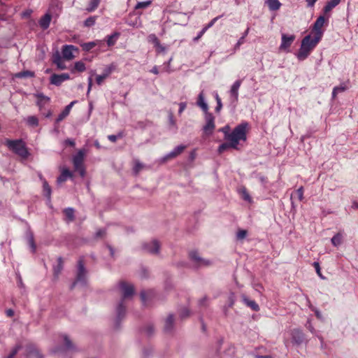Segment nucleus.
<instances>
[{
	"instance_id": "nucleus-1",
	"label": "nucleus",
	"mask_w": 358,
	"mask_h": 358,
	"mask_svg": "<svg viewBox=\"0 0 358 358\" xmlns=\"http://www.w3.org/2000/svg\"><path fill=\"white\" fill-rule=\"evenodd\" d=\"M248 127V123L246 122H241L238 124L233 131L230 133V127L226 125L220 129L219 131L224 134V139H233L242 140L245 141L247 140V129Z\"/></svg>"
},
{
	"instance_id": "nucleus-2",
	"label": "nucleus",
	"mask_w": 358,
	"mask_h": 358,
	"mask_svg": "<svg viewBox=\"0 0 358 358\" xmlns=\"http://www.w3.org/2000/svg\"><path fill=\"white\" fill-rule=\"evenodd\" d=\"M320 41L319 37L312 38L310 34L306 36L302 39L300 48L296 54L297 59L299 61L305 60L316 47Z\"/></svg>"
},
{
	"instance_id": "nucleus-3",
	"label": "nucleus",
	"mask_w": 358,
	"mask_h": 358,
	"mask_svg": "<svg viewBox=\"0 0 358 358\" xmlns=\"http://www.w3.org/2000/svg\"><path fill=\"white\" fill-rule=\"evenodd\" d=\"M6 145L9 150L23 159H27L29 155L24 142L21 139L7 140Z\"/></svg>"
},
{
	"instance_id": "nucleus-4",
	"label": "nucleus",
	"mask_w": 358,
	"mask_h": 358,
	"mask_svg": "<svg viewBox=\"0 0 358 358\" xmlns=\"http://www.w3.org/2000/svg\"><path fill=\"white\" fill-rule=\"evenodd\" d=\"M189 257L192 266L196 268L208 267L213 264L211 260L201 257L197 251H191Z\"/></svg>"
},
{
	"instance_id": "nucleus-5",
	"label": "nucleus",
	"mask_w": 358,
	"mask_h": 358,
	"mask_svg": "<svg viewBox=\"0 0 358 358\" xmlns=\"http://www.w3.org/2000/svg\"><path fill=\"white\" fill-rule=\"evenodd\" d=\"M78 283L81 285H86L87 283V270L84 266V263L82 259H80L78 262V269L76 280L71 284L70 288L73 289Z\"/></svg>"
},
{
	"instance_id": "nucleus-6",
	"label": "nucleus",
	"mask_w": 358,
	"mask_h": 358,
	"mask_svg": "<svg viewBox=\"0 0 358 358\" xmlns=\"http://www.w3.org/2000/svg\"><path fill=\"white\" fill-rule=\"evenodd\" d=\"M206 124L203 127V131L208 135H211L215 128V117L208 112L204 113Z\"/></svg>"
},
{
	"instance_id": "nucleus-7",
	"label": "nucleus",
	"mask_w": 358,
	"mask_h": 358,
	"mask_svg": "<svg viewBox=\"0 0 358 358\" xmlns=\"http://www.w3.org/2000/svg\"><path fill=\"white\" fill-rule=\"evenodd\" d=\"M142 248L150 254L157 255L159 253L160 243L157 240H152V241L143 243Z\"/></svg>"
},
{
	"instance_id": "nucleus-8",
	"label": "nucleus",
	"mask_w": 358,
	"mask_h": 358,
	"mask_svg": "<svg viewBox=\"0 0 358 358\" xmlns=\"http://www.w3.org/2000/svg\"><path fill=\"white\" fill-rule=\"evenodd\" d=\"M241 80H236L231 87L229 92L231 103L236 105L238 101V90L241 85Z\"/></svg>"
},
{
	"instance_id": "nucleus-9",
	"label": "nucleus",
	"mask_w": 358,
	"mask_h": 358,
	"mask_svg": "<svg viewBox=\"0 0 358 358\" xmlns=\"http://www.w3.org/2000/svg\"><path fill=\"white\" fill-rule=\"evenodd\" d=\"M326 20H327L325 19L324 16L320 15L314 22L313 27V30L315 32V36L314 37H319V39L321 40L323 35V31L322 30V28L326 22Z\"/></svg>"
},
{
	"instance_id": "nucleus-10",
	"label": "nucleus",
	"mask_w": 358,
	"mask_h": 358,
	"mask_svg": "<svg viewBox=\"0 0 358 358\" xmlns=\"http://www.w3.org/2000/svg\"><path fill=\"white\" fill-rule=\"evenodd\" d=\"M119 287L122 292L123 301L126 299L131 297L134 294V287L131 284H127L125 282H120L119 283Z\"/></svg>"
},
{
	"instance_id": "nucleus-11",
	"label": "nucleus",
	"mask_w": 358,
	"mask_h": 358,
	"mask_svg": "<svg viewBox=\"0 0 358 358\" xmlns=\"http://www.w3.org/2000/svg\"><path fill=\"white\" fill-rule=\"evenodd\" d=\"M295 36L293 34L287 35L285 34H282L281 44L279 47L280 50L288 52L289 48L291 46V45L295 40Z\"/></svg>"
},
{
	"instance_id": "nucleus-12",
	"label": "nucleus",
	"mask_w": 358,
	"mask_h": 358,
	"mask_svg": "<svg viewBox=\"0 0 358 358\" xmlns=\"http://www.w3.org/2000/svg\"><path fill=\"white\" fill-rule=\"evenodd\" d=\"M227 142L222 143L217 149V151L220 154L222 153L224 151L229 148H233L238 150V144L241 140H235L233 139H225Z\"/></svg>"
},
{
	"instance_id": "nucleus-13",
	"label": "nucleus",
	"mask_w": 358,
	"mask_h": 358,
	"mask_svg": "<svg viewBox=\"0 0 358 358\" xmlns=\"http://www.w3.org/2000/svg\"><path fill=\"white\" fill-rule=\"evenodd\" d=\"M70 79V76L69 73H62V74H52L50 76V82L52 85L59 86L62 83L66 80Z\"/></svg>"
},
{
	"instance_id": "nucleus-14",
	"label": "nucleus",
	"mask_w": 358,
	"mask_h": 358,
	"mask_svg": "<svg viewBox=\"0 0 358 358\" xmlns=\"http://www.w3.org/2000/svg\"><path fill=\"white\" fill-rule=\"evenodd\" d=\"M115 66L113 64L106 67L101 75H98L96 78V82L99 85H101L104 79L108 77L111 73L115 70Z\"/></svg>"
},
{
	"instance_id": "nucleus-15",
	"label": "nucleus",
	"mask_w": 358,
	"mask_h": 358,
	"mask_svg": "<svg viewBox=\"0 0 358 358\" xmlns=\"http://www.w3.org/2000/svg\"><path fill=\"white\" fill-rule=\"evenodd\" d=\"M78 48L71 45H65L62 48V53L64 59L71 60L74 58L73 51H77Z\"/></svg>"
},
{
	"instance_id": "nucleus-16",
	"label": "nucleus",
	"mask_w": 358,
	"mask_h": 358,
	"mask_svg": "<svg viewBox=\"0 0 358 358\" xmlns=\"http://www.w3.org/2000/svg\"><path fill=\"white\" fill-rule=\"evenodd\" d=\"M292 339L294 344L299 345L302 344L305 340L304 334L301 330L294 329L292 331Z\"/></svg>"
},
{
	"instance_id": "nucleus-17",
	"label": "nucleus",
	"mask_w": 358,
	"mask_h": 358,
	"mask_svg": "<svg viewBox=\"0 0 358 358\" xmlns=\"http://www.w3.org/2000/svg\"><path fill=\"white\" fill-rule=\"evenodd\" d=\"M85 150H80L78 153L73 157V163L74 168H80L83 166V160L85 157Z\"/></svg>"
},
{
	"instance_id": "nucleus-18",
	"label": "nucleus",
	"mask_w": 358,
	"mask_h": 358,
	"mask_svg": "<svg viewBox=\"0 0 358 358\" xmlns=\"http://www.w3.org/2000/svg\"><path fill=\"white\" fill-rule=\"evenodd\" d=\"M185 148L186 147L183 145L176 146L171 152H170L166 156L164 157L163 162H165L170 158H174L177 157L183 152Z\"/></svg>"
},
{
	"instance_id": "nucleus-19",
	"label": "nucleus",
	"mask_w": 358,
	"mask_h": 358,
	"mask_svg": "<svg viewBox=\"0 0 358 358\" xmlns=\"http://www.w3.org/2000/svg\"><path fill=\"white\" fill-rule=\"evenodd\" d=\"M117 323L119 322L126 315V307L124 304L123 299L119 302L116 308Z\"/></svg>"
},
{
	"instance_id": "nucleus-20",
	"label": "nucleus",
	"mask_w": 358,
	"mask_h": 358,
	"mask_svg": "<svg viewBox=\"0 0 358 358\" xmlns=\"http://www.w3.org/2000/svg\"><path fill=\"white\" fill-rule=\"evenodd\" d=\"M174 327V316L169 314L165 320L164 330L166 333L172 332Z\"/></svg>"
},
{
	"instance_id": "nucleus-21",
	"label": "nucleus",
	"mask_w": 358,
	"mask_h": 358,
	"mask_svg": "<svg viewBox=\"0 0 358 358\" xmlns=\"http://www.w3.org/2000/svg\"><path fill=\"white\" fill-rule=\"evenodd\" d=\"M196 105L201 108V109L203 111V113L208 112V103L205 101V96L203 91H201L198 95Z\"/></svg>"
},
{
	"instance_id": "nucleus-22",
	"label": "nucleus",
	"mask_w": 358,
	"mask_h": 358,
	"mask_svg": "<svg viewBox=\"0 0 358 358\" xmlns=\"http://www.w3.org/2000/svg\"><path fill=\"white\" fill-rule=\"evenodd\" d=\"M35 96H36L38 99L36 104L39 107L41 110L43 107H45L46 104H48L50 102V99L48 96H45L42 93L36 94Z\"/></svg>"
},
{
	"instance_id": "nucleus-23",
	"label": "nucleus",
	"mask_w": 358,
	"mask_h": 358,
	"mask_svg": "<svg viewBox=\"0 0 358 358\" xmlns=\"http://www.w3.org/2000/svg\"><path fill=\"white\" fill-rule=\"evenodd\" d=\"M76 102V101H73L65 107L62 112L58 115L56 120L57 123H59V122L62 121L66 117L69 115L71 108Z\"/></svg>"
},
{
	"instance_id": "nucleus-24",
	"label": "nucleus",
	"mask_w": 358,
	"mask_h": 358,
	"mask_svg": "<svg viewBox=\"0 0 358 358\" xmlns=\"http://www.w3.org/2000/svg\"><path fill=\"white\" fill-rule=\"evenodd\" d=\"M63 341L65 350L67 351L76 352L78 349L67 335H63Z\"/></svg>"
},
{
	"instance_id": "nucleus-25",
	"label": "nucleus",
	"mask_w": 358,
	"mask_h": 358,
	"mask_svg": "<svg viewBox=\"0 0 358 358\" xmlns=\"http://www.w3.org/2000/svg\"><path fill=\"white\" fill-rule=\"evenodd\" d=\"M242 300L243 303L248 307H250L254 311H259V305L254 301L248 299L245 295L243 294L241 296Z\"/></svg>"
},
{
	"instance_id": "nucleus-26",
	"label": "nucleus",
	"mask_w": 358,
	"mask_h": 358,
	"mask_svg": "<svg viewBox=\"0 0 358 358\" xmlns=\"http://www.w3.org/2000/svg\"><path fill=\"white\" fill-rule=\"evenodd\" d=\"M51 15L49 13L44 15L39 20V25L43 29H47L50 24Z\"/></svg>"
},
{
	"instance_id": "nucleus-27",
	"label": "nucleus",
	"mask_w": 358,
	"mask_h": 358,
	"mask_svg": "<svg viewBox=\"0 0 358 358\" xmlns=\"http://www.w3.org/2000/svg\"><path fill=\"white\" fill-rule=\"evenodd\" d=\"M43 182V194L50 201L51 199L52 189L47 180L40 176Z\"/></svg>"
},
{
	"instance_id": "nucleus-28",
	"label": "nucleus",
	"mask_w": 358,
	"mask_h": 358,
	"mask_svg": "<svg viewBox=\"0 0 358 358\" xmlns=\"http://www.w3.org/2000/svg\"><path fill=\"white\" fill-rule=\"evenodd\" d=\"M72 176V173L68 169H64L62 171L61 174L57 179V184H61L65 182L68 178H71Z\"/></svg>"
},
{
	"instance_id": "nucleus-29",
	"label": "nucleus",
	"mask_w": 358,
	"mask_h": 358,
	"mask_svg": "<svg viewBox=\"0 0 358 358\" xmlns=\"http://www.w3.org/2000/svg\"><path fill=\"white\" fill-rule=\"evenodd\" d=\"M53 63L55 64L59 69L64 70L66 69V66L62 60L59 53H57L53 58Z\"/></svg>"
},
{
	"instance_id": "nucleus-30",
	"label": "nucleus",
	"mask_w": 358,
	"mask_h": 358,
	"mask_svg": "<svg viewBox=\"0 0 358 358\" xmlns=\"http://www.w3.org/2000/svg\"><path fill=\"white\" fill-rule=\"evenodd\" d=\"M341 0H329L324 6L323 10L325 13L330 12L334 8L339 4Z\"/></svg>"
},
{
	"instance_id": "nucleus-31",
	"label": "nucleus",
	"mask_w": 358,
	"mask_h": 358,
	"mask_svg": "<svg viewBox=\"0 0 358 358\" xmlns=\"http://www.w3.org/2000/svg\"><path fill=\"white\" fill-rule=\"evenodd\" d=\"M169 129L176 133L178 130L176 121L174 119L173 114L171 112L169 113Z\"/></svg>"
},
{
	"instance_id": "nucleus-32",
	"label": "nucleus",
	"mask_w": 358,
	"mask_h": 358,
	"mask_svg": "<svg viewBox=\"0 0 358 358\" xmlns=\"http://www.w3.org/2000/svg\"><path fill=\"white\" fill-rule=\"evenodd\" d=\"M57 265L55 266L53 268L54 270V275L56 278H58L59 275L62 272L63 269V259L62 257H59L57 259Z\"/></svg>"
},
{
	"instance_id": "nucleus-33",
	"label": "nucleus",
	"mask_w": 358,
	"mask_h": 358,
	"mask_svg": "<svg viewBox=\"0 0 358 358\" xmlns=\"http://www.w3.org/2000/svg\"><path fill=\"white\" fill-rule=\"evenodd\" d=\"M266 3L271 10H277L281 6V3L278 0H266Z\"/></svg>"
},
{
	"instance_id": "nucleus-34",
	"label": "nucleus",
	"mask_w": 358,
	"mask_h": 358,
	"mask_svg": "<svg viewBox=\"0 0 358 358\" xmlns=\"http://www.w3.org/2000/svg\"><path fill=\"white\" fill-rule=\"evenodd\" d=\"M343 236L340 233L336 234L331 238V243L335 247L339 246L342 243Z\"/></svg>"
},
{
	"instance_id": "nucleus-35",
	"label": "nucleus",
	"mask_w": 358,
	"mask_h": 358,
	"mask_svg": "<svg viewBox=\"0 0 358 358\" xmlns=\"http://www.w3.org/2000/svg\"><path fill=\"white\" fill-rule=\"evenodd\" d=\"M119 36H120V34L118 32H115L114 34L108 36L107 40H106L108 45V46L113 45L115 43L116 40L117 39Z\"/></svg>"
},
{
	"instance_id": "nucleus-36",
	"label": "nucleus",
	"mask_w": 358,
	"mask_h": 358,
	"mask_svg": "<svg viewBox=\"0 0 358 358\" xmlns=\"http://www.w3.org/2000/svg\"><path fill=\"white\" fill-rule=\"evenodd\" d=\"M250 28L248 27L247 29L244 31L242 36L238 39L237 43H236L234 46V50H237L240 48V46L244 43L245 38L248 36L249 33Z\"/></svg>"
},
{
	"instance_id": "nucleus-37",
	"label": "nucleus",
	"mask_w": 358,
	"mask_h": 358,
	"mask_svg": "<svg viewBox=\"0 0 358 358\" xmlns=\"http://www.w3.org/2000/svg\"><path fill=\"white\" fill-rule=\"evenodd\" d=\"M66 220L69 222H72L74 220V209L72 208H67L64 210Z\"/></svg>"
},
{
	"instance_id": "nucleus-38",
	"label": "nucleus",
	"mask_w": 358,
	"mask_h": 358,
	"mask_svg": "<svg viewBox=\"0 0 358 358\" xmlns=\"http://www.w3.org/2000/svg\"><path fill=\"white\" fill-rule=\"evenodd\" d=\"M34 76V73L31 71H24L15 74V77L18 78H32Z\"/></svg>"
},
{
	"instance_id": "nucleus-39",
	"label": "nucleus",
	"mask_w": 358,
	"mask_h": 358,
	"mask_svg": "<svg viewBox=\"0 0 358 358\" xmlns=\"http://www.w3.org/2000/svg\"><path fill=\"white\" fill-rule=\"evenodd\" d=\"M100 3V0H90L89 6L86 8L88 12H92L97 8Z\"/></svg>"
},
{
	"instance_id": "nucleus-40",
	"label": "nucleus",
	"mask_w": 358,
	"mask_h": 358,
	"mask_svg": "<svg viewBox=\"0 0 358 358\" xmlns=\"http://www.w3.org/2000/svg\"><path fill=\"white\" fill-rule=\"evenodd\" d=\"M144 165L138 160H134V166L133 168V171L135 175L138 174V173L143 169Z\"/></svg>"
},
{
	"instance_id": "nucleus-41",
	"label": "nucleus",
	"mask_w": 358,
	"mask_h": 358,
	"mask_svg": "<svg viewBox=\"0 0 358 358\" xmlns=\"http://www.w3.org/2000/svg\"><path fill=\"white\" fill-rule=\"evenodd\" d=\"M214 97H215V101L217 102V106H216V107L215 108V111L217 113H219L220 112V110H222V101H221V99L219 96L217 92H215L214 93Z\"/></svg>"
},
{
	"instance_id": "nucleus-42",
	"label": "nucleus",
	"mask_w": 358,
	"mask_h": 358,
	"mask_svg": "<svg viewBox=\"0 0 358 358\" xmlns=\"http://www.w3.org/2000/svg\"><path fill=\"white\" fill-rule=\"evenodd\" d=\"M86 69L85 64L82 61L76 62L74 64V69L72 70L73 71L74 70L78 71V72H83Z\"/></svg>"
},
{
	"instance_id": "nucleus-43",
	"label": "nucleus",
	"mask_w": 358,
	"mask_h": 358,
	"mask_svg": "<svg viewBox=\"0 0 358 358\" xmlns=\"http://www.w3.org/2000/svg\"><path fill=\"white\" fill-rule=\"evenodd\" d=\"M27 122L29 126L37 127L38 124V120L36 116H29L27 119Z\"/></svg>"
},
{
	"instance_id": "nucleus-44",
	"label": "nucleus",
	"mask_w": 358,
	"mask_h": 358,
	"mask_svg": "<svg viewBox=\"0 0 358 358\" xmlns=\"http://www.w3.org/2000/svg\"><path fill=\"white\" fill-rule=\"evenodd\" d=\"M29 354L35 356L36 358H43L40 352L33 346L29 348Z\"/></svg>"
},
{
	"instance_id": "nucleus-45",
	"label": "nucleus",
	"mask_w": 358,
	"mask_h": 358,
	"mask_svg": "<svg viewBox=\"0 0 358 358\" xmlns=\"http://www.w3.org/2000/svg\"><path fill=\"white\" fill-rule=\"evenodd\" d=\"M148 40L150 43H152L154 45L155 48L157 45H159V43H160L157 36L154 34H150L148 37Z\"/></svg>"
},
{
	"instance_id": "nucleus-46",
	"label": "nucleus",
	"mask_w": 358,
	"mask_h": 358,
	"mask_svg": "<svg viewBox=\"0 0 358 358\" xmlns=\"http://www.w3.org/2000/svg\"><path fill=\"white\" fill-rule=\"evenodd\" d=\"M96 19V16H91L87 18L84 22V25L87 27L93 26L95 24Z\"/></svg>"
},
{
	"instance_id": "nucleus-47",
	"label": "nucleus",
	"mask_w": 358,
	"mask_h": 358,
	"mask_svg": "<svg viewBox=\"0 0 358 358\" xmlns=\"http://www.w3.org/2000/svg\"><path fill=\"white\" fill-rule=\"evenodd\" d=\"M151 1H141L138 2L136 6L135 9H143L148 7L151 4Z\"/></svg>"
},
{
	"instance_id": "nucleus-48",
	"label": "nucleus",
	"mask_w": 358,
	"mask_h": 358,
	"mask_svg": "<svg viewBox=\"0 0 358 358\" xmlns=\"http://www.w3.org/2000/svg\"><path fill=\"white\" fill-rule=\"evenodd\" d=\"M123 132L120 131L117 135H109L108 136V138L110 141L115 143L117 141L118 138H121L123 137Z\"/></svg>"
},
{
	"instance_id": "nucleus-49",
	"label": "nucleus",
	"mask_w": 358,
	"mask_h": 358,
	"mask_svg": "<svg viewBox=\"0 0 358 358\" xmlns=\"http://www.w3.org/2000/svg\"><path fill=\"white\" fill-rule=\"evenodd\" d=\"M96 45L95 42H89L83 43L81 46L83 49L85 51H90Z\"/></svg>"
},
{
	"instance_id": "nucleus-50",
	"label": "nucleus",
	"mask_w": 358,
	"mask_h": 358,
	"mask_svg": "<svg viewBox=\"0 0 358 358\" xmlns=\"http://www.w3.org/2000/svg\"><path fill=\"white\" fill-rule=\"evenodd\" d=\"M21 348L22 346L20 345H17L16 346H15V348L12 350L10 353L6 357L13 358Z\"/></svg>"
},
{
	"instance_id": "nucleus-51",
	"label": "nucleus",
	"mask_w": 358,
	"mask_h": 358,
	"mask_svg": "<svg viewBox=\"0 0 358 358\" xmlns=\"http://www.w3.org/2000/svg\"><path fill=\"white\" fill-rule=\"evenodd\" d=\"M235 301H236V296H235L234 293H233V292L230 293V294L228 296V307L231 308L234 305Z\"/></svg>"
},
{
	"instance_id": "nucleus-52",
	"label": "nucleus",
	"mask_w": 358,
	"mask_h": 358,
	"mask_svg": "<svg viewBox=\"0 0 358 358\" xmlns=\"http://www.w3.org/2000/svg\"><path fill=\"white\" fill-rule=\"evenodd\" d=\"M189 315V310L187 308H183L180 312V317L182 318L188 317Z\"/></svg>"
},
{
	"instance_id": "nucleus-53",
	"label": "nucleus",
	"mask_w": 358,
	"mask_h": 358,
	"mask_svg": "<svg viewBox=\"0 0 358 358\" xmlns=\"http://www.w3.org/2000/svg\"><path fill=\"white\" fill-rule=\"evenodd\" d=\"M306 328H307V329H308V330H309L312 334H315V329H314V327H313V324H312V323H311L310 320H309V319H308V320H307V322H306Z\"/></svg>"
},
{
	"instance_id": "nucleus-54",
	"label": "nucleus",
	"mask_w": 358,
	"mask_h": 358,
	"mask_svg": "<svg viewBox=\"0 0 358 358\" xmlns=\"http://www.w3.org/2000/svg\"><path fill=\"white\" fill-rule=\"evenodd\" d=\"M155 48H156L157 52H158V53H162V52L165 53L166 51V48L165 46L162 45L160 43H159V45H157L155 47Z\"/></svg>"
},
{
	"instance_id": "nucleus-55",
	"label": "nucleus",
	"mask_w": 358,
	"mask_h": 358,
	"mask_svg": "<svg viewBox=\"0 0 358 358\" xmlns=\"http://www.w3.org/2000/svg\"><path fill=\"white\" fill-rule=\"evenodd\" d=\"M16 278H17L18 287L20 288H24V285L22 282V277L19 273H16Z\"/></svg>"
},
{
	"instance_id": "nucleus-56",
	"label": "nucleus",
	"mask_w": 358,
	"mask_h": 358,
	"mask_svg": "<svg viewBox=\"0 0 358 358\" xmlns=\"http://www.w3.org/2000/svg\"><path fill=\"white\" fill-rule=\"evenodd\" d=\"M206 29L203 28V29H201V30L198 33L197 36L193 38V41H194V42L198 41H199V40L202 37V36L206 33Z\"/></svg>"
},
{
	"instance_id": "nucleus-57",
	"label": "nucleus",
	"mask_w": 358,
	"mask_h": 358,
	"mask_svg": "<svg viewBox=\"0 0 358 358\" xmlns=\"http://www.w3.org/2000/svg\"><path fill=\"white\" fill-rule=\"evenodd\" d=\"M313 266L315 267V271H316V272H317V275H318L320 278H323V276H322V273H321V271H320V264H319L318 262H315L313 264Z\"/></svg>"
},
{
	"instance_id": "nucleus-58",
	"label": "nucleus",
	"mask_w": 358,
	"mask_h": 358,
	"mask_svg": "<svg viewBox=\"0 0 358 358\" xmlns=\"http://www.w3.org/2000/svg\"><path fill=\"white\" fill-rule=\"evenodd\" d=\"M346 89H347L345 85H343L334 87V93L335 92H338V94L345 91Z\"/></svg>"
},
{
	"instance_id": "nucleus-59",
	"label": "nucleus",
	"mask_w": 358,
	"mask_h": 358,
	"mask_svg": "<svg viewBox=\"0 0 358 358\" xmlns=\"http://www.w3.org/2000/svg\"><path fill=\"white\" fill-rule=\"evenodd\" d=\"M247 236V231L245 230H239L237 233L238 239H243Z\"/></svg>"
},
{
	"instance_id": "nucleus-60",
	"label": "nucleus",
	"mask_w": 358,
	"mask_h": 358,
	"mask_svg": "<svg viewBox=\"0 0 358 358\" xmlns=\"http://www.w3.org/2000/svg\"><path fill=\"white\" fill-rule=\"evenodd\" d=\"M220 17L218 16V17H216L215 18H213L208 24H206L203 28L204 29H206V31L210 29V27H212L214 24L215 23V22L220 18Z\"/></svg>"
},
{
	"instance_id": "nucleus-61",
	"label": "nucleus",
	"mask_w": 358,
	"mask_h": 358,
	"mask_svg": "<svg viewBox=\"0 0 358 358\" xmlns=\"http://www.w3.org/2000/svg\"><path fill=\"white\" fill-rule=\"evenodd\" d=\"M106 231L105 229H100L96 231V232L95 234V236H96V238H100V237L103 236L106 234Z\"/></svg>"
},
{
	"instance_id": "nucleus-62",
	"label": "nucleus",
	"mask_w": 358,
	"mask_h": 358,
	"mask_svg": "<svg viewBox=\"0 0 358 358\" xmlns=\"http://www.w3.org/2000/svg\"><path fill=\"white\" fill-rule=\"evenodd\" d=\"M310 308H311V310H312L313 311H314V312H315V314L316 317H317L318 319L322 320V315L321 312H320L317 308H315V307H312V306H310Z\"/></svg>"
},
{
	"instance_id": "nucleus-63",
	"label": "nucleus",
	"mask_w": 358,
	"mask_h": 358,
	"mask_svg": "<svg viewBox=\"0 0 358 358\" xmlns=\"http://www.w3.org/2000/svg\"><path fill=\"white\" fill-rule=\"evenodd\" d=\"M208 299L206 296H204L202 299L199 301V305L200 306H206Z\"/></svg>"
},
{
	"instance_id": "nucleus-64",
	"label": "nucleus",
	"mask_w": 358,
	"mask_h": 358,
	"mask_svg": "<svg viewBox=\"0 0 358 358\" xmlns=\"http://www.w3.org/2000/svg\"><path fill=\"white\" fill-rule=\"evenodd\" d=\"M187 104L185 102H180L179 103V110H178V114L180 115L186 108Z\"/></svg>"
}]
</instances>
